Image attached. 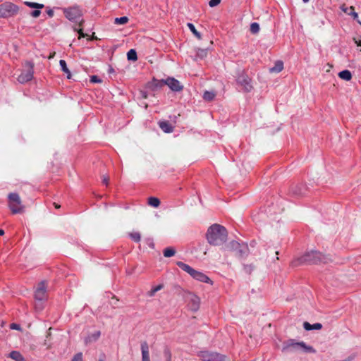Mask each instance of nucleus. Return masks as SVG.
<instances>
[{
  "label": "nucleus",
  "instance_id": "f257e3e1",
  "mask_svg": "<svg viewBox=\"0 0 361 361\" xmlns=\"http://www.w3.org/2000/svg\"><path fill=\"white\" fill-rule=\"evenodd\" d=\"M331 260L329 255H323L322 252L317 250H310L306 252L301 257L294 259L291 264L293 267H297L303 264H317L319 263H327Z\"/></svg>",
  "mask_w": 361,
  "mask_h": 361
},
{
  "label": "nucleus",
  "instance_id": "f03ea898",
  "mask_svg": "<svg viewBox=\"0 0 361 361\" xmlns=\"http://www.w3.org/2000/svg\"><path fill=\"white\" fill-rule=\"evenodd\" d=\"M226 228L217 224L212 225L207 230L206 237L208 243L214 246H219L226 242L227 239Z\"/></svg>",
  "mask_w": 361,
  "mask_h": 361
},
{
  "label": "nucleus",
  "instance_id": "7ed1b4c3",
  "mask_svg": "<svg viewBox=\"0 0 361 361\" xmlns=\"http://www.w3.org/2000/svg\"><path fill=\"white\" fill-rule=\"evenodd\" d=\"M282 351L286 353H294L303 351L308 353H315L316 350L310 345H306L304 341H295L294 339H288L283 342Z\"/></svg>",
  "mask_w": 361,
  "mask_h": 361
},
{
  "label": "nucleus",
  "instance_id": "20e7f679",
  "mask_svg": "<svg viewBox=\"0 0 361 361\" xmlns=\"http://www.w3.org/2000/svg\"><path fill=\"white\" fill-rule=\"evenodd\" d=\"M226 249L233 252L240 259H245L250 253L247 244L243 241L232 240L226 245Z\"/></svg>",
  "mask_w": 361,
  "mask_h": 361
},
{
  "label": "nucleus",
  "instance_id": "39448f33",
  "mask_svg": "<svg viewBox=\"0 0 361 361\" xmlns=\"http://www.w3.org/2000/svg\"><path fill=\"white\" fill-rule=\"evenodd\" d=\"M8 207L13 214H20L24 211L21 199L16 192H11L8 195Z\"/></svg>",
  "mask_w": 361,
  "mask_h": 361
},
{
  "label": "nucleus",
  "instance_id": "423d86ee",
  "mask_svg": "<svg viewBox=\"0 0 361 361\" xmlns=\"http://www.w3.org/2000/svg\"><path fill=\"white\" fill-rule=\"evenodd\" d=\"M18 11V6L11 2H4L0 4V18H9L16 15Z\"/></svg>",
  "mask_w": 361,
  "mask_h": 361
},
{
  "label": "nucleus",
  "instance_id": "0eeeda50",
  "mask_svg": "<svg viewBox=\"0 0 361 361\" xmlns=\"http://www.w3.org/2000/svg\"><path fill=\"white\" fill-rule=\"evenodd\" d=\"M65 17L71 22L78 23L82 16V11L78 6L65 8L63 10Z\"/></svg>",
  "mask_w": 361,
  "mask_h": 361
},
{
  "label": "nucleus",
  "instance_id": "6e6552de",
  "mask_svg": "<svg viewBox=\"0 0 361 361\" xmlns=\"http://www.w3.org/2000/svg\"><path fill=\"white\" fill-rule=\"evenodd\" d=\"M250 78L244 71L238 70L236 76V82L238 85L241 86L245 92H249L252 89V86L250 83Z\"/></svg>",
  "mask_w": 361,
  "mask_h": 361
},
{
  "label": "nucleus",
  "instance_id": "1a4fd4ad",
  "mask_svg": "<svg viewBox=\"0 0 361 361\" xmlns=\"http://www.w3.org/2000/svg\"><path fill=\"white\" fill-rule=\"evenodd\" d=\"M198 357L202 361H224L226 360L225 355L209 350L199 352Z\"/></svg>",
  "mask_w": 361,
  "mask_h": 361
},
{
  "label": "nucleus",
  "instance_id": "9d476101",
  "mask_svg": "<svg viewBox=\"0 0 361 361\" xmlns=\"http://www.w3.org/2000/svg\"><path fill=\"white\" fill-rule=\"evenodd\" d=\"M27 70L23 71L18 78V80L20 83H25L30 81L33 78V63L30 61L26 63Z\"/></svg>",
  "mask_w": 361,
  "mask_h": 361
},
{
  "label": "nucleus",
  "instance_id": "9b49d317",
  "mask_svg": "<svg viewBox=\"0 0 361 361\" xmlns=\"http://www.w3.org/2000/svg\"><path fill=\"white\" fill-rule=\"evenodd\" d=\"M46 292H47V289H46V286H45V283H44V281H41L38 284V286L35 291V300H37L39 302L46 300V298H47Z\"/></svg>",
  "mask_w": 361,
  "mask_h": 361
},
{
  "label": "nucleus",
  "instance_id": "f8f14e48",
  "mask_svg": "<svg viewBox=\"0 0 361 361\" xmlns=\"http://www.w3.org/2000/svg\"><path fill=\"white\" fill-rule=\"evenodd\" d=\"M164 82L173 92H180L183 89L180 82L174 78H168Z\"/></svg>",
  "mask_w": 361,
  "mask_h": 361
},
{
  "label": "nucleus",
  "instance_id": "ddd939ff",
  "mask_svg": "<svg viewBox=\"0 0 361 361\" xmlns=\"http://www.w3.org/2000/svg\"><path fill=\"white\" fill-rule=\"evenodd\" d=\"M165 80L153 79L151 82L147 83V88L151 91L155 92L165 85Z\"/></svg>",
  "mask_w": 361,
  "mask_h": 361
},
{
  "label": "nucleus",
  "instance_id": "4468645a",
  "mask_svg": "<svg viewBox=\"0 0 361 361\" xmlns=\"http://www.w3.org/2000/svg\"><path fill=\"white\" fill-rule=\"evenodd\" d=\"M192 277L199 281L207 283H212V280L204 273L195 270Z\"/></svg>",
  "mask_w": 361,
  "mask_h": 361
},
{
  "label": "nucleus",
  "instance_id": "2eb2a0df",
  "mask_svg": "<svg viewBox=\"0 0 361 361\" xmlns=\"http://www.w3.org/2000/svg\"><path fill=\"white\" fill-rule=\"evenodd\" d=\"M142 361H150L149 345L146 341L141 343Z\"/></svg>",
  "mask_w": 361,
  "mask_h": 361
},
{
  "label": "nucleus",
  "instance_id": "dca6fc26",
  "mask_svg": "<svg viewBox=\"0 0 361 361\" xmlns=\"http://www.w3.org/2000/svg\"><path fill=\"white\" fill-rule=\"evenodd\" d=\"M159 126L166 133H170L173 130L172 125L166 121H159Z\"/></svg>",
  "mask_w": 361,
  "mask_h": 361
},
{
  "label": "nucleus",
  "instance_id": "f3484780",
  "mask_svg": "<svg viewBox=\"0 0 361 361\" xmlns=\"http://www.w3.org/2000/svg\"><path fill=\"white\" fill-rule=\"evenodd\" d=\"M176 265L179 268H180L182 270H183L184 271L189 274L191 276H192L194 271L195 270L193 268H192L190 266H189L188 264H187L183 262H180V261L177 262Z\"/></svg>",
  "mask_w": 361,
  "mask_h": 361
},
{
  "label": "nucleus",
  "instance_id": "a211bd4d",
  "mask_svg": "<svg viewBox=\"0 0 361 361\" xmlns=\"http://www.w3.org/2000/svg\"><path fill=\"white\" fill-rule=\"evenodd\" d=\"M189 305L192 311H197L200 307V298L196 295H193L190 299Z\"/></svg>",
  "mask_w": 361,
  "mask_h": 361
},
{
  "label": "nucleus",
  "instance_id": "6ab92c4d",
  "mask_svg": "<svg viewBox=\"0 0 361 361\" xmlns=\"http://www.w3.org/2000/svg\"><path fill=\"white\" fill-rule=\"evenodd\" d=\"M303 327L306 331L319 330L322 328V325L320 323H314L311 324L307 322H305L303 323Z\"/></svg>",
  "mask_w": 361,
  "mask_h": 361
},
{
  "label": "nucleus",
  "instance_id": "aec40b11",
  "mask_svg": "<svg viewBox=\"0 0 361 361\" xmlns=\"http://www.w3.org/2000/svg\"><path fill=\"white\" fill-rule=\"evenodd\" d=\"M338 77L345 81H350L352 79V73L349 70H343L338 73Z\"/></svg>",
  "mask_w": 361,
  "mask_h": 361
},
{
  "label": "nucleus",
  "instance_id": "412c9836",
  "mask_svg": "<svg viewBox=\"0 0 361 361\" xmlns=\"http://www.w3.org/2000/svg\"><path fill=\"white\" fill-rule=\"evenodd\" d=\"M283 68V63L281 61H276L274 66L269 68L270 73H279Z\"/></svg>",
  "mask_w": 361,
  "mask_h": 361
},
{
  "label": "nucleus",
  "instance_id": "4be33fe9",
  "mask_svg": "<svg viewBox=\"0 0 361 361\" xmlns=\"http://www.w3.org/2000/svg\"><path fill=\"white\" fill-rule=\"evenodd\" d=\"M9 357L14 360L15 361H25L22 354L16 350H13L9 353Z\"/></svg>",
  "mask_w": 361,
  "mask_h": 361
},
{
  "label": "nucleus",
  "instance_id": "5701e85b",
  "mask_svg": "<svg viewBox=\"0 0 361 361\" xmlns=\"http://www.w3.org/2000/svg\"><path fill=\"white\" fill-rule=\"evenodd\" d=\"M342 10L345 13H347L348 15L349 16H353V19L354 20H357L358 18V14L357 13H356L355 11H354V7L353 6H350V7H346V8H343L342 7Z\"/></svg>",
  "mask_w": 361,
  "mask_h": 361
},
{
  "label": "nucleus",
  "instance_id": "b1692460",
  "mask_svg": "<svg viewBox=\"0 0 361 361\" xmlns=\"http://www.w3.org/2000/svg\"><path fill=\"white\" fill-rule=\"evenodd\" d=\"M59 65L61 68V71L67 74V78H71V72L67 67V64L65 60L61 59L59 61Z\"/></svg>",
  "mask_w": 361,
  "mask_h": 361
},
{
  "label": "nucleus",
  "instance_id": "393cba45",
  "mask_svg": "<svg viewBox=\"0 0 361 361\" xmlns=\"http://www.w3.org/2000/svg\"><path fill=\"white\" fill-rule=\"evenodd\" d=\"M292 192L293 194L298 196L304 195L305 188L302 185H297L292 188Z\"/></svg>",
  "mask_w": 361,
  "mask_h": 361
},
{
  "label": "nucleus",
  "instance_id": "a878e982",
  "mask_svg": "<svg viewBox=\"0 0 361 361\" xmlns=\"http://www.w3.org/2000/svg\"><path fill=\"white\" fill-rule=\"evenodd\" d=\"M176 253V250L172 247H167L163 250V255L165 257H171Z\"/></svg>",
  "mask_w": 361,
  "mask_h": 361
},
{
  "label": "nucleus",
  "instance_id": "bb28decb",
  "mask_svg": "<svg viewBox=\"0 0 361 361\" xmlns=\"http://www.w3.org/2000/svg\"><path fill=\"white\" fill-rule=\"evenodd\" d=\"M127 59L128 61H135L137 59L136 51L133 49H130L127 53Z\"/></svg>",
  "mask_w": 361,
  "mask_h": 361
},
{
  "label": "nucleus",
  "instance_id": "cd10ccee",
  "mask_svg": "<svg viewBox=\"0 0 361 361\" xmlns=\"http://www.w3.org/2000/svg\"><path fill=\"white\" fill-rule=\"evenodd\" d=\"M25 4L30 8H36V9H41L44 7V5L42 4L30 2V1H25Z\"/></svg>",
  "mask_w": 361,
  "mask_h": 361
},
{
  "label": "nucleus",
  "instance_id": "c85d7f7f",
  "mask_svg": "<svg viewBox=\"0 0 361 361\" xmlns=\"http://www.w3.org/2000/svg\"><path fill=\"white\" fill-rule=\"evenodd\" d=\"M215 97V93L212 91H205L203 94V99L205 101L210 102Z\"/></svg>",
  "mask_w": 361,
  "mask_h": 361
},
{
  "label": "nucleus",
  "instance_id": "c756f323",
  "mask_svg": "<svg viewBox=\"0 0 361 361\" xmlns=\"http://www.w3.org/2000/svg\"><path fill=\"white\" fill-rule=\"evenodd\" d=\"M148 204L153 207H158L160 204V200L155 197H150L148 199Z\"/></svg>",
  "mask_w": 361,
  "mask_h": 361
},
{
  "label": "nucleus",
  "instance_id": "7c9ffc66",
  "mask_svg": "<svg viewBox=\"0 0 361 361\" xmlns=\"http://www.w3.org/2000/svg\"><path fill=\"white\" fill-rule=\"evenodd\" d=\"M129 19L127 16H122L119 18H116L114 19V23L116 25H125L128 22Z\"/></svg>",
  "mask_w": 361,
  "mask_h": 361
},
{
  "label": "nucleus",
  "instance_id": "2f4dec72",
  "mask_svg": "<svg viewBox=\"0 0 361 361\" xmlns=\"http://www.w3.org/2000/svg\"><path fill=\"white\" fill-rule=\"evenodd\" d=\"M188 27L195 36H196L198 39L201 38V34L196 30L195 25L192 23H188Z\"/></svg>",
  "mask_w": 361,
  "mask_h": 361
},
{
  "label": "nucleus",
  "instance_id": "473e14b6",
  "mask_svg": "<svg viewBox=\"0 0 361 361\" xmlns=\"http://www.w3.org/2000/svg\"><path fill=\"white\" fill-rule=\"evenodd\" d=\"M163 285L162 284H159L154 287H153L150 291L148 292L147 295L149 297H152L155 295V293L157 292H158L159 290H161L163 288Z\"/></svg>",
  "mask_w": 361,
  "mask_h": 361
},
{
  "label": "nucleus",
  "instance_id": "72a5a7b5",
  "mask_svg": "<svg viewBox=\"0 0 361 361\" xmlns=\"http://www.w3.org/2000/svg\"><path fill=\"white\" fill-rule=\"evenodd\" d=\"M207 49H198L197 51V56L201 59H204L207 55Z\"/></svg>",
  "mask_w": 361,
  "mask_h": 361
},
{
  "label": "nucleus",
  "instance_id": "f704fd0d",
  "mask_svg": "<svg viewBox=\"0 0 361 361\" xmlns=\"http://www.w3.org/2000/svg\"><path fill=\"white\" fill-rule=\"evenodd\" d=\"M250 32L252 34H257L259 32V25L257 23H252L250 25Z\"/></svg>",
  "mask_w": 361,
  "mask_h": 361
},
{
  "label": "nucleus",
  "instance_id": "c9c22d12",
  "mask_svg": "<svg viewBox=\"0 0 361 361\" xmlns=\"http://www.w3.org/2000/svg\"><path fill=\"white\" fill-rule=\"evenodd\" d=\"M130 238L136 242V243H138L140 241V239H141V236H140V233H138V232H133V233H130L129 234Z\"/></svg>",
  "mask_w": 361,
  "mask_h": 361
},
{
  "label": "nucleus",
  "instance_id": "e433bc0d",
  "mask_svg": "<svg viewBox=\"0 0 361 361\" xmlns=\"http://www.w3.org/2000/svg\"><path fill=\"white\" fill-rule=\"evenodd\" d=\"M164 355L166 358V361H171V353L168 348H165L164 350Z\"/></svg>",
  "mask_w": 361,
  "mask_h": 361
},
{
  "label": "nucleus",
  "instance_id": "4c0bfd02",
  "mask_svg": "<svg viewBox=\"0 0 361 361\" xmlns=\"http://www.w3.org/2000/svg\"><path fill=\"white\" fill-rule=\"evenodd\" d=\"M254 269L252 264H243V270L247 274H250Z\"/></svg>",
  "mask_w": 361,
  "mask_h": 361
},
{
  "label": "nucleus",
  "instance_id": "58836bf2",
  "mask_svg": "<svg viewBox=\"0 0 361 361\" xmlns=\"http://www.w3.org/2000/svg\"><path fill=\"white\" fill-rule=\"evenodd\" d=\"M71 361H83L82 353L81 352L76 353Z\"/></svg>",
  "mask_w": 361,
  "mask_h": 361
},
{
  "label": "nucleus",
  "instance_id": "ea45409f",
  "mask_svg": "<svg viewBox=\"0 0 361 361\" xmlns=\"http://www.w3.org/2000/svg\"><path fill=\"white\" fill-rule=\"evenodd\" d=\"M90 82L92 83H100L102 80L97 75H94L90 77Z\"/></svg>",
  "mask_w": 361,
  "mask_h": 361
},
{
  "label": "nucleus",
  "instance_id": "a19ab883",
  "mask_svg": "<svg viewBox=\"0 0 361 361\" xmlns=\"http://www.w3.org/2000/svg\"><path fill=\"white\" fill-rule=\"evenodd\" d=\"M221 2V0H210L209 2V5L210 7H214L219 5Z\"/></svg>",
  "mask_w": 361,
  "mask_h": 361
},
{
  "label": "nucleus",
  "instance_id": "79ce46f5",
  "mask_svg": "<svg viewBox=\"0 0 361 361\" xmlns=\"http://www.w3.org/2000/svg\"><path fill=\"white\" fill-rule=\"evenodd\" d=\"M40 14L41 11H39V9L34 10L30 13L31 16H32L33 18H37L40 16Z\"/></svg>",
  "mask_w": 361,
  "mask_h": 361
},
{
  "label": "nucleus",
  "instance_id": "37998d69",
  "mask_svg": "<svg viewBox=\"0 0 361 361\" xmlns=\"http://www.w3.org/2000/svg\"><path fill=\"white\" fill-rule=\"evenodd\" d=\"M10 328L11 329H15V330H20V326L19 324H16V323H12L11 325H10Z\"/></svg>",
  "mask_w": 361,
  "mask_h": 361
},
{
  "label": "nucleus",
  "instance_id": "c03bdc74",
  "mask_svg": "<svg viewBox=\"0 0 361 361\" xmlns=\"http://www.w3.org/2000/svg\"><path fill=\"white\" fill-rule=\"evenodd\" d=\"M92 336L94 341L97 340L100 336V331H96Z\"/></svg>",
  "mask_w": 361,
  "mask_h": 361
},
{
  "label": "nucleus",
  "instance_id": "a18cd8bd",
  "mask_svg": "<svg viewBox=\"0 0 361 361\" xmlns=\"http://www.w3.org/2000/svg\"><path fill=\"white\" fill-rule=\"evenodd\" d=\"M142 97L147 99L148 97V92L147 91H141Z\"/></svg>",
  "mask_w": 361,
  "mask_h": 361
},
{
  "label": "nucleus",
  "instance_id": "49530a36",
  "mask_svg": "<svg viewBox=\"0 0 361 361\" xmlns=\"http://www.w3.org/2000/svg\"><path fill=\"white\" fill-rule=\"evenodd\" d=\"M106 355L104 354H101L99 357L98 361H105Z\"/></svg>",
  "mask_w": 361,
  "mask_h": 361
},
{
  "label": "nucleus",
  "instance_id": "de8ad7c7",
  "mask_svg": "<svg viewBox=\"0 0 361 361\" xmlns=\"http://www.w3.org/2000/svg\"><path fill=\"white\" fill-rule=\"evenodd\" d=\"M355 358L354 355H350L345 359L343 360L342 361H353V360Z\"/></svg>",
  "mask_w": 361,
  "mask_h": 361
},
{
  "label": "nucleus",
  "instance_id": "09e8293b",
  "mask_svg": "<svg viewBox=\"0 0 361 361\" xmlns=\"http://www.w3.org/2000/svg\"><path fill=\"white\" fill-rule=\"evenodd\" d=\"M47 13L49 17H52L54 16V11L52 9H48Z\"/></svg>",
  "mask_w": 361,
  "mask_h": 361
},
{
  "label": "nucleus",
  "instance_id": "8fccbe9b",
  "mask_svg": "<svg viewBox=\"0 0 361 361\" xmlns=\"http://www.w3.org/2000/svg\"><path fill=\"white\" fill-rule=\"evenodd\" d=\"M78 32L80 34V37H85L86 36V35L83 33L82 29H80Z\"/></svg>",
  "mask_w": 361,
  "mask_h": 361
},
{
  "label": "nucleus",
  "instance_id": "3c124183",
  "mask_svg": "<svg viewBox=\"0 0 361 361\" xmlns=\"http://www.w3.org/2000/svg\"><path fill=\"white\" fill-rule=\"evenodd\" d=\"M103 183L107 185L108 184V178L106 177H104L103 178Z\"/></svg>",
  "mask_w": 361,
  "mask_h": 361
},
{
  "label": "nucleus",
  "instance_id": "603ef678",
  "mask_svg": "<svg viewBox=\"0 0 361 361\" xmlns=\"http://www.w3.org/2000/svg\"><path fill=\"white\" fill-rule=\"evenodd\" d=\"M4 235V231L0 228V236Z\"/></svg>",
  "mask_w": 361,
  "mask_h": 361
},
{
  "label": "nucleus",
  "instance_id": "864d4df0",
  "mask_svg": "<svg viewBox=\"0 0 361 361\" xmlns=\"http://www.w3.org/2000/svg\"><path fill=\"white\" fill-rule=\"evenodd\" d=\"M355 43L357 44V45L358 47H361V42H360V41H359V42L355 41Z\"/></svg>",
  "mask_w": 361,
  "mask_h": 361
},
{
  "label": "nucleus",
  "instance_id": "5fc2aeb1",
  "mask_svg": "<svg viewBox=\"0 0 361 361\" xmlns=\"http://www.w3.org/2000/svg\"><path fill=\"white\" fill-rule=\"evenodd\" d=\"M149 245L151 247H154V245L152 242H151L150 243H149Z\"/></svg>",
  "mask_w": 361,
  "mask_h": 361
},
{
  "label": "nucleus",
  "instance_id": "6e6d98bb",
  "mask_svg": "<svg viewBox=\"0 0 361 361\" xmlns=\"http://www.w3.org/2000/svg\"><path fill=\"white\" fill-rule=\"evenodd\" d=\"M54 205H55L56 208H59V207H60L59 205H58V204H56V203H54Z\"/></svg>",
  "mask_w": 361,
  "mask_h": 361
},
{
  "label": "nucleus",
  "instance_id": "4d7b16f0",
  "mask_svg": "<svg viewBox=\"0 0 361 361\" xmlns=\"http://www.w3.org/2000/svg\"><path fill=\"white\" fill-rule=\"evenodd\" d=\"M310 0H302L304 3H307Z\"/></svg>",
  "mask_w": 361,
  "mask_h": 361
},
{
  "label": "nucleus",
  "instance_id": "13d9d810",
  "mask_svg": "<svg viewBox=\"0 0 361 361\" xmlns=\"http://www.w3.org/2000/svg\"><path fill=\"white\" fill-rule=\"evenodd\" d=\"M357 22L360 25H361V21H360V20H359L358 19L357 20Z\"/></svg>",
  "mask_w": 361,
  "mask_h": 361
},
{
  "label": "nucleus",
  "instance_id": "bf43d9fd",
  "mask_svg": "<svg viewBox=\"0 0 361 361\" xmlns=\"http://www.w3.org/2000/svg\"><path fill=\"white\" fill-rule=\"evenodd\" d=\"M97 39V37L93 36L91 39Z\"/></svg>",
  "mask_w": 361,
  "mask_h": 361
},
{
  "label": "nucleus",
  "instance_id": "052dcab7",
  "mask_svg": "<svg viewBox=\"0 0 361 361\" xmlns=\"http://www.w3.org/2000/svg\"><path fill=\"white\" fill-rule=\"evenodd\" d=\"M82 22H83V20H81L80 22V25H82Z\"/></svg>",
  "mask_w": 361,
  "mask_h": 361
},
{
  "label": "nucleus",
  "instance_id": "680f3d73",
  "mask_svg": "<svg viewBox=\"0 0 361 361\" xmlns=\"http://www.w3.org/2000/svg\"><path fill=\"white\" fill-rule=\"evenodd\" d=\"M254 243L255 242H252V243H250V245L254 246Z\"/></svg>",
  "mask_w": 361,
  "mask_h": 361
},
{
  "label": "nucleus",
  "instance_id": "e2e57ef3",
  "mask_svg": "<svg viewBox=\"0 0 361 361\" xmlns=\"http://www.w3.org/2000/svg\"><path fill=\"white\" fill-rule=\"evenodd\" d=\"M111 71H113V68H110V69H109V72H111Z\"/></svg>",
  "mask_w": 361,
  "mask_h": 361
},
{
  "label": "nucleus",
  "instance_id": "0e129e2a",
  "mask_svg": "<svg viewBox=\"0 0 361 361\" xmlns=\"http://www.w3.org/2000/svg\"><path fill=\"white\" fill-rule=\"evenodd\" d=\"M276 255H279V252L278 251H276Z\"/></svg>",
  "mask_w": 361,
  "mask_h": 361
}]
</instances>
